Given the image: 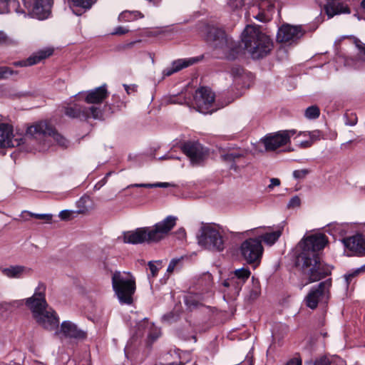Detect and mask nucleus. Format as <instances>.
I'll return each instance as SVG.
<instances>
[{"label":"nucleus","mask_w":365,"mask_h":365,"mask_svg":"<svg viewBox=\"0 0 365 365\" xmlns=\"http://www.w3.org/2000/svg\"><path fill=\"white\" fill-rule=\"evenodd\" d=\"M309 173V169H302L294 170L292 175L295 179H304Z\"/></svg>","instance_id":"37998d69"},{"label":"nucleus","mask_w":365,"mask_h":365,"mask_svg":"<svg viewBox=\"0 0 365 365\" xmlns=\"http://www.w3.org/2000/svg\"><path fill=\"white\" fill-rule=\"evenodd\" d=\"M162 263V261H155V262H153V261H150L148 262V267H149V269L150 270V273H151V275L153 277H155L157 276L158 273V270H159V267L155 264H158L159 265H160Z\"/></svg>","instance_id":"a19ab883"},{"label":"nucleus","mask_w":365,"mask_h":365,"mask_svg":"<svg viewBox=\"0 0 365 365\" xmlns=\"http://www.w3.org/2000/svg\"><path fill=\"white\" fill-rule=\"evenodd\" d=\"M46 284L39 282L33 296L26 299V304L31 311L36 323L48 331H56L59 326L57 313L48 305L46 300Z\"/></svg>","instance_id":"f03ea898"},{"label":"nucleus","mask_w":365,"mask_h":365,"mask_svg":"<svg viewBox=\"0 0 365 365\" xmlns=\"http://www.w3.org/2000/svg\"><path fill=\"white\" fill-rule=\"evenodd\" d=\"M355 134L353 133L351 131H349V138H354Z\"/></svg>","instance_id":"680f3d73"},{"label":"nucleus","mask_w":365,"mask_h":365,"mask_svg":"<svg viewBox=\"0 0 365 365\" xmlns=\"http://www.w3.org/2000/svg\"><path fill=\"white\" fill-rule=\"evenodd\" d=\"M227 4L232 10H237L244 6V0H227Z\"/></svg>","instance_id":"79ce46f5"},{"label":"nucleus","mask_w":365,"mask_h":365,"mask_svg":"<svg viewBox=\"0 0 365 365\" xmlns=\"http://www.w3.org/2000/svg\"><path fill=\"white\" fill-rule=\"evenodd\" d=\"M275 12L274 0H253V5L247 12L248 16H252L260 22L271 20Z\"/></svg>","instance_id":"9d476101"},{"label":"nucleus","mask_w":365,"mask_h":365,"mask_svg":"<svg viewBox=\"0 0 365 365\" xmlns=\"http://www.w3.org/2000/svg\"><path fill=\"white\" fill-rule=\"evenodd\" d=\"M28 13L39 20L48 19L51 14L53 0H22Z\"/></svg>","instance_id":"9b49d317"},{"label":"nucleus","mask_w":365,"mask_h":365,"mask_svg":"<svg viewBox=\"0 0 365 365\" xmlns=\"http://www.w3.org/2000/svg\"><path fill=\"white\" fill-rule=\"evenodd\" d=\"M310 140L313 143L315 140L320 139L322 137V133L319 130H314L309 132L308 133Z\"/></svg>","instance_id":"09e8293b"},{"label":"nucleus","mask_w":365,"mask_h":365,"mask_svg":"<svg viewBox=\"0 0 365 365\" xmlns=\"http://www.w3.org/2000/svg\"><path fill=\"white\" fill-rule=\"evenodd\" d=\"M230 274L236 277V279H238L240 283L242 282L243 284H245L247 279L250 277L251 272L248 268L242 267L235 269Z\"/></svg>","instance_id":"c756f323"},{"label":"nucleus","mask_w":365,"mask_h":365,"mask_svg":"<svg viewBox=\"0 0 365 365\" xmlns=\"http://www.w3.org/2000/svg\"><path fill=\"white\" fill-rule=\"evenodd\" d=\"M344 246L351 252L349 255H365V236L356 234L344 239Z\"/></svg>","instance_id":"a211bd4d"},{"label":"nucleus","mask_w":365,"mask_h":365,"mask_svg":"<svg viewBox=\"0 0 365 365\" xmlns=\"http://www.w3.org/2000/svg\"><path fill=\"white\" fill-rule=\"evenodd\" d=\"M128 32V29L123 26L116 27L111 33L113 35H123Z\"/></svg>","instance_id":"8fccbe9b"},{"label":"nucleus","mask_w":365,"mask_h":365,"mask_svg":"<svg viewBox=\"0 0 365 365\" xmlns=\"http://www.w3.org/2000/svg\"><path fill=\"white\" fill-rule=\"evenodd\" d=\"M91 200L88 196H83L77 202L78 213H85L91 209L90 203Z\"/></svg>","instance_id":"473e14b6"},{"label":"nucleus","mask_w":365,"mask_h":365,"mask_svg":"<svg viewBox=\"0 0 365 365\" xmlns=\"http://www.w3.org/2000/svg\"><path fill=\"white\" fill-rule=\"evenodd\" d=\"M222 284L225 287L233 288L238 294L244 284L242 282L240 283L236 277L232 274H230V277L223 282Z\"/></svg>","instance_id":"7c9ffc66"},{"label":"nucleus","mask_w":365,"mask_h":365,"mask_svg":"<svg viewBox=\"0 0 365 365\" xmlns=\"http://www.w3.org/2000/svg\"><path fill=\"white\" fill-rule=\"evenodd\" d=\"M338 230H339L338 233L340 235L341 233V232H342V230L341 229L340 225H339Z\"/></svg>","instance_id":"338daca9"},{"label":"nucleus","mask_w":365,"mask_h":365,"mask_svg":"<svg viewBox=\"0 0 365 365\" xmlns=\"http://www.w3.org/2000/svg\"><path fill=\"white\" fill-rule=\"evenodd\" d=\"M72 213V211L64 210L60 212L59 217L61 220H68L71 217Z\"/></svg>","instance_id":"3c124183"},{"label":"nucleus","mask_w":365,"mask_h":365,"mask_svg":"<svg viewBox=\"0 0 365 365\" xmlns=\"http://www.w3.org/2000/svg\"><path fill=\"white\" fill-rule=\"evenodd\" d=\"M353 42L359 51V56L363 60L365 61V44L360 40L354 38Z\"/></svg>","instance_id":"4c0bfd02"},{"label":"nucleus","mask_w":365,"mask_h":365,"mask_svg":"<svg viewBox=\"0 0 365 365\" xmlns=\"http://www.w3.org/2000/svg\"><path fill=\"white\" fill-rule=\"evenodd\" d=\"M53 50L50 48H44L34 53L28 58L23 61H16L14 63L15 66H29L39 63L41 61L49 57L52 55Z\"/></svg>","instance_id":"4be33fe9"},{"label":"nucleus","mask_w":365,"mask_h":365,"mask_svg":"<svg viewBox=\"0 0 365 365\" xmlns=\"http://www.w3.org/2000/svg\"><path fill=\"white\" fill-rule=\"evenodd\" d=\"M286 365H302V360L298 358H294L290 359Z\"/></svg>","instance_id":"6e6d98bb"},{"label":"nucleus","mask_w":365,"mask_h":365,"mask_svg":"<svg viewBox=\"0 0 365 365\" xmlns=\"http://www.w3.org/2000/svg\"><path fill=\"white\" fill-rule=\"evenodd\" d=\"M280 185V180L278 178H271L270 184L268 185L269 189H273L274 187L279 186Z\"/></svg>","instance_id":"5fc2aeb1"},{"label":"nucleus","mask_w":365,"mask_h":365,"mask_svg":"<svg viewBox=\"0 0 365 365\" xmlns=\"http://www.w3.org/2000/svg\"><path fill=\"white\" fill-rule=\"evenodd\" d=\"M301 200L298 196L292 197L287 204L289 208H294L300 205Z\"/></svg>","instance_id":"de8ad7c7"},{"label":"nucleus","mask_w":365,"mask_h":365,"mask_svg":"<svg viewBox=\"0 0 365 365\" xmlns=\"http://www.w3.org/2000/svg\"><path fill=\"white\" fill-rule=\"evenodd\" d=\"M17 73V71L8 66H0V81L8 79L10 76Z\"/></svg>","instance_id":"e433bc0d"},{"label":"nucleus","mask_w":365,"mask_h":365,"mask_svg":"<svg viewBox=\"0 0 365 365\" xmlns=\"http://www.w3.org/2000/svg\"><path fill=\"white\" fill-rule=\"evenodd\" d=\"M345 118H346V120H345L344 118V123L346 125H354L357 123V117H356V114H354V113H346L345 114Z\"/></svg>","instance_id":"58836bf2"},{"label":"nucleus","mask_w":365,"mask_h":365,"mask_svg":"<svg viewBox=\"0 0 365 365\" xmlns=\"http://www.w3.org/2000/svg\"><path fill=\"white\" fill-rule=\"evenodd\" d=\"M26 135L27 137L31 136L32 140H36L52 138L54 141L63 148H66L68 145V141L46 122H40L29 127L26 130Z\"/></svg>","instance_id":"0eeeda50"},{"label":"nucleus","mask_w":365,"mask_h":365,"mask_svg":"<svg viewBox=\"0 0 365 365\" xmlns=\"http://www.w3.org/2000/svg\"><path fill=\"white\" fill-rule=\"evenodd\" d=\"M54 335L59 339L69 338L75 339H83L86 337V333L79 329L78 326L71 321H63L60 327H58Z\"/></svg>","instance_id":"dca6fc26"},{"label":"nucleus","mask_w":365,"mask_h":365,"mask_svg":"<svg viewBox=\"0 0 365 365\" xmlns=\"http://www.w3.org/2000/svg\"><path fill=\"white\" fill-rule=\"evenodd\" d=\"M329 242L327 237L321 232L304 236L297 245L296 264L309 282L319 281L331 273L320 257L321 252Z\"/></svg>","instance_id":"f257e3e1"},{"label":"nucleus","mask_w":365,"mask_h":365,"mask_svg":"<svg viewBox=\"0 0 365 365\" xmlns=\"http://www.w3.org/2000/svg\"><path fill=\"white\" fill-rule=\"evenodd\" d=\"M320 115V110L317 106H312L305 110L304 115L307 119H316Z\"/></svg>","instance_id":"72a5a7b5"},{"label":"nucleus","mask_w":365,"mask_h":365,"mask_svg":"<svg viewBox=\"0 0 365 365\" xmlns=\"http://www.w3.org/2000/svg\"><path fill=\"white\" fill-rule=\"evenodd\" d=\"M69 6L76 15H81L82 12H84L90 9L94 4L93 0H70L68 1Z\"/></svg>","instance_id":"393cba45"},{"label":"nucleus","mask_w":365,"mask_h":365,"mask_svg":"<svg viewBox=\"0 0 365 365\" xmlns=\"http://www.w3.org/2000/svg\"><path fill=\"white\" fill-rule=\"evenodd\" d=\"M215 96L212 90L207 87L198 88L194 96V103L200 113H212L216 109L213 108Z\"/></svg>","instance_id":"f8f14e48"},{"label":"nucleus","mask_w":365,"mask_h":365,"mask_svg":"<svg viewBox=\"0 0 365 365\" xmlns=\"http://www.w3.org/2000/svg\"><path fill=\"white\" fill-rule=\"evenodd\" d=\"M77 96L78 98L85 96V101L87 103L97 104L102 103L107 98L108 91L106 85H103L86 93L80 92Z\"/></svg>","instance_id":"aec40b11"},{"label":"nucleus","mask_w":365,"mask_h":365,"mask_svg":"<svg viewBox=\"0 0 365 365\" xmlns=\"http://www.w3.org/2000/svg\"><path fill=\"white\" fill-rule=\"evenodd\" d=\"M6 41V35L0 31V44L5 43Z\"/></svg>","instance_id":"bf43d9fd"},{"label":"nucleus","mask_w":365,"mask_h":365,"mask_svg":"<svg viewBox=\"0 0 365 365\" xmlns=\"http://www.w3.org/2000/svg\"><path fill=\"white\" fill-rule=\"evenodd\" d=\"M123 87L125 88V90L128 94H130L131 93L136 91L137 86L135 85H127L124 84Z\"/></svg>","instance_id":"864d4df0"},{"label":"nucleus","mask_w":365,"mask_h":365,"mask_svg":"<svg viewBox=\"0 0 365 365\" xmlns=\"http://www.w3.org/2000/svg\"><path fill=\"white\" fill-rule=\"evenodd\" d=\"M331 281L326 280L312 288L304 299L306 305L312 309L317 308L321 301H327L329 297V289Z\"/></svg>","instance_id":"ddd939ff"},{"label":"nucleus","mask_w":365,"mask_h":365,"mask_svg":"<svg viewBox=\"0 0 365 365\" xmlns=\"http://www.w3.org/2000/svg\"><path fill=\"white\" fill-rule=\"evenodd\" d=\"M182 259V257L172 259L167 268V272L168 273H172Z\"/></svg>","instance_id":"49530a36"},{"label":"nucleus","mask_w":365,"mask_h":365,"mask_svg":"<svg viewBox=\"0 0 365 365\" xmlns=\"http://www.w3.org/2000/svg\"><path fill=\"white\" fill-rule=\"evenodd\" d=\"M150 326V330L148 334V337L152 340L155 341L157 339L160 335V331L158 329L154 328L153 324H148Z\"/></svg>","instance_id":"a18cd8bd"},{"label":"nucleus","mask_w":365,"mask_h":365,"mask_svg":"<svg viewBox=\"0 0 365 365\" xmlns=\"http://www.w3.org/2000/svg\"><path fill=\"white\" fill-rule=\"evenodd\" d=\"M344 14H350V10L347 6H344Z\"/></svg>","instance_id":"052dcab7"},{"label":"nucleus","mask_w":365,"mask_h":365,"mask_svg":"<svg viewBox=\"0 0 365 365\" xmlns=\"http://www.w3.org/2000/svg\"><path fill=\"white\" fill-rule=\"evenodd\" d=\"M182 150L192 165L200 164L207 155V150L196 141L185 142L182 146Z\"/></svg>","instance_id":"f3484780"},{"label":"nucleus","mask_w":365,"mask_h":365,"mask_svg":"<svg viewBox=\"0 0 365 365\" xmlns=\"http://www.w3.org/2000/svg\"><path fill=\"white\" fill-rule=\"evenodd\" d=\"M64 113L67 116L72 118L87 119L93 118L94 119H101L103 117L101 109L94 106L88 108H82L79 106L66 107Z\"/></svg>","instance_id":"2eb2a0df"},{"label":"nucleus","mask_w":365,"mask_h":365,"mask_svg":"<svg viewBox=\"0 0 365 365\" xmlns=\"http://www.w3.org/2000/svg\"><path fill=\"white\" fill-rule=\"evenodd\" d=\"M361 8L365 11V0H362L361 2Z\"/></svg>","instance_id":"e2e57ef3"},{"label":"nucleus","mask_w":365,"mask_h":365,"mask_svg":"<svg viewBox=\"0 0 365 365\" xmlns=\"http://www.w3.org/2000/svg\"><path fill=\"white\" fill-rule=\"evenodd\" d=\"M113 289L120 304H131L135 292V280L129 273L115 272L112 276Z\"/></svg>","instance_id":"423d86ee"},{"label":"nucleus","mask_w":365,"mask_h":365,"mask_svg":"<svg viewBox=\"0 0 365 365\" xmlns=\"http://www.w3.org/2000/svg\"><path fill=\"white\" fill-rule=\"evenodd\" d=\"M261 293V288L259 282L257 279H255L252 277V287L249 292L248 298L250 300L256 299Z\"/></svg>","instance_id":"2f4dec72"},{"label":"nucleus","mask_w":365,"mask_h":365,"mask_svg":"<svg viewBox=\"0 0 365 365\" xmlns=\"http://www.w3.org/2000/svg\"><path fill=\"white\" fill-rule=\"evenodd\" d=\"M295 130H281L273 134L267 135L262 141L267 151H273L286 145L292 135L295 134Z\"/></svg>","instance_id":"4468645a"},{"label":"nucleus","mask_w":365,"mask_h":365,"mask_svg":"<svg viewBox=\"0 0 365 365\" xmlns=\"http://www.w3.org/2000/svg\"><path fill=\"white\" fill-rule=\"evenodd\" d=\"M281 235V231L277 230L272 232L266 233L259 237L258 238H259L261 241L263 240L267 245L271 246L277 241Z\"/></svg>","instance_id":"c85d7f7f"},{"label":"nucleus","mask_w":365,"mask_h":365,"mask_svg":"<svg viewBox=\"0 0 365 365\" xmlns=\"http://www.w3.org/2000/svg\"><path fill=\"white\" fill-rule=\"evenodd\" d=\"M240 365H252V364L251 362L247 361V362H244L243 364H242Z\"/></svg>","instance_id":"69168bd1"},{"label":"nucleus","mask_w":365,"mask_h":365,"mask_svg":"<svg viewBox=\"0 0 365 365\" xmlns=\"http://www.w3.org/2000/svg\"><path fill=\"white\" fill-rule=\"evenodd\" d=\"M15 11L16 14H25V11L20 8L19 0H0V14Z\"/></svg>","instance_id":"a878e982"},{"label":"nucleus","mask_w":365,"mask_h":365,"mask_svg":"<svg viewBox=\"0 0 365 365\" xmlns=\"http://www.w3.org/2000/svg\"><path fill=\"white\" fill-rule=\"evenodd\" d=\"M34 272L32 268L24 265H11L8 267L2 268L1 273L11 279H21L31 276Z\"/></svg>","instance_id":"412c9836"},{"label":"nucleus","mask_w":365,"mask_h":365,"mask_svg":"<svg viewBox=\"0 0 365 365\" xmlns=\"http://www.w3.org/2000/svg\"><path fill=\"white\" fill-rule=\"evenodd\" d=\"M197 239L198 245L205 249L216 252L225 249L224 231L215 224L202 223Z\"/></svg>","instance_id":"39448f33"},{"label":"nucleus","mask_w":365,"mask_h":365,"mask_svg":"<svg viewBox=\"0 0 365 365\" xmlns=\"http://www.w3.org/2000/svg\"><path fill=\"white\" fill-rule=\"evenodd\" d=\"M314 365H330V361L327 358L322 357L316 360Z\"/></svg>","instance_id":"603ef678"},{"label":"nucleus","mask_w":365,"mask_h":365,"mask_svg":"<svg viewBox=\"0 0 365 365\" xmlns=\"http://www.w3.org/2000/svg\"><path fill=\"white\" fill-rule=\"evenodd\" d=\"M364 270V267H359V268H357L356 269H355L354 271H353L351 273H349L345 275V280H346V282L349 284V283H351V280L353 278L356 277V276H358L360 273H361Z\"/></svg>","instance_id":"ea45409f"},{"label":"nucleus","mask_w":365,"mask_h":365,"mask_svg":"<svg viewBox=\"0 0 365 365\" xmlns=\"http://www.w3.org/2000/svg\"><path fill=\"white\" fill-rule=\"evenodd\" d=\"M143 18V15L138 11H124L118 16V21L121 22H130Z\"/></svg>","instance_id":"cd10ccee"},{"label":"nucleus","mask_w":365,"mask_h":365,"mask_svg":"<svg viewBox=\"0 0 365 365\" xmlns=\"http://www.w3.org/2000/svg\"><path fill=\"white\" fill-rule=\"evenodd\" d=\"M242 41L253 59L266 56L273 46L271 38L257 26H247L242 34Z\"/></svg>","instance_id":"20e7f679"},{"label":"nucleus","mask_w":365,"mask_h":365,"mask_svg":"<svg viewBox=\"0 0 365 365\" xmlns=\"http://www.w3.org/2000/svg\"><path fill=\"white\" fill-rule=\"evenodd\" d=\"M207 40L210 42H212L216 47H222L227 43L225 33L222 29L219 28H210L207 35Z\"/></svg>","instance_id":"b1692460"},{"label":"nucleus","mask_w":365,"mask_h":365,"mask_svg":"<svg viewBox=\"0 0 365 365\" xmlns=\"http://www.w3.org/2000/svg\"><path fill=\"white\" fill-rule=\"evenodd\" d=\"M200 60V58L199 57H192L173 61L170 68H167L163 70V74L164 76H170L174 73L178 72L183 68H187L197 63Z\"/></svg>","instance_id":"5701e85b"},{"label":"nucleus","mask_w":365,"mask_h":365,"mask_svg":"<svg viewBox=\"0 0 365 365\" xmlns=\"http://www.w3.org/2000/svg\"><path fill=\"white\" fill-rule=\"evenodd\" d=\"M303 33L299 26H293L290 25L282 26L277 32V40L279 42H290L294 41L302 36Z\"/></svg>","instance_id":"6ab92c4d"},{"label":"nucleus","mask_w":365,"mask_h":365,"mask_svg":"<svg viewBox=\"0 0 365 365\" xmlns=\"http://www.w3.org/2000/svg\"><path fill=\"white\" fill-rule=\"evenodd\" d=\"M170 185L168 182H157V183H140V184H133L129 185L128 187H168Z\"/></svg>","instance_id":"c9c22d12"},{"label":"nucleus","mask_w":365,"mask_h":365,"mask_svg":"<svg viewBox=\"0 0 365 365\" xmlns=\"http://www.w3.org/2000/svg\"><path fill=\"white\" fill-rule=\"evenodd\" d=\"M176 220L177 217L169 215L153 227H140L125 233L123 240L125 243L133 245L157 243L164 239L175 227Z\"/></svg>","instance_id":"7ed1b4c3"},{"label":"nucleus","mask_w":365,"mask_h":365,"mask_svg":"<svg viewBox=\"0 0 365 365\" xmlns=\"http://www.w3.org/2000/svg\"><path fill=\"white\" fill-rule=\"evenodd\" d=\"M309 131H304L300 133V135H303L304 137L309 136L308 133Z\"/></svg>","instance_id":"0e129e2a"},{"label":"nucleus","mask_w":365,"mask_h":365,"mask_svg":"<svg viewBox=\"0 0 365 365\" xmlns=\"http://www.w3.org/2000/svg\"><path fill=\"white\" fill-rule=\"evenodd\" d=\"M32 140V137L24 136L21 134L13 133V127L4 123H0V148L19 147L25 142Z\"/></svg>","instance_id":"1a4fd4ad"},{"label":"nucleus","mask_w":365,"mask_h":365,"mask_svg":"<svg viewBox=\"0 0 365 365\" xmlns=\"http://www.w3.org/2000/svg\"><path fill=\"white\" fill-rule=\"evenodd\" d=\"M177 233L178 234V237L180 239H184L186 237V232L184 228H180Z\"/></svg>","instance_id":"4d7b16f0"},{"label":"nucleus","mask_w":365,"mask_h":365,"mask_svg":"<svg viewBox=\"0 0 365 365\" xmlns=\"http://www.w3.org/2000/svg\"><path fill=\"white\" fill-rule=\"evenodd\" d=\"M324 11L328 18L342 13V0H329L324 6Z\"/></svg>","instance_id":"bb28decb"},{"label":"nucleus","mask_w":365,"mask_h":365,"mask_svg":"<svg viewBox=\"0 0 365 365\" xmlns=\"http://www.w3.org/2000/svg\"><path fill=\"white\" fill-rule=\"evenodd\" d=\"M348 40H351V38L347 37Z\"/></svg>","instance_id":"774afa93"},{"label":"nucleus","mask_w":365,"mask_h":365,"mask_svg":"<svg viewBox=\"0 0 365 365\" xmlns=\"http://www.w3.org/2000/svg\"><path fill=\"white\" fill-rule=\"evenodd\" d=\"M312 145V142L310 140L302 141V142L300 143V147L301 148H309Z\"/></svg>","instance_id":"13d9d810"},{"label":"nucleus","mask_w":365,"mask_h":365,"mask_svg":"<svg viewBox=\"0 0 365 365\" xmlns=\"http://www.w3.org/2000/svg\"><path fill=\"white\" fill-rule=\"evenodd\" d=\"M21 216H31L36 219L43 220L46 222H51L52 215L51 214H36L28 211L22 212Z\"/></svg>","instance_id":"f704fd0d"},{"label":"nucleus","mask_w":365,"mask_h":365,"mask_svg":"<svg viewBox=\"0 0 365 365\" xmlns=\"http://www.w3.org/2000/svg\"><path fill=\"white\" fill-rule=\"evenodd\" d=\"M242 155L238 152H232L222 155V158L224 160L232 161L235 160L236 158H240Z\"/></svg>","instance_id":"c03bdc74"},{"label":"nucleus","mask_w":365,"mask_h":365,"mask_svg":"<svg viewBox=\"0 0 365 365\" xmlns=\"http://www.w3.org/2000/svg\"><path fill=\"white\" fill-rule=\"evenodd\" d=\"M240 252L243 259L254 267L260 263L264 248L259 238H249L240 246Z\"/></svg>","instance_id":"6e6552de"}]
</instances>
